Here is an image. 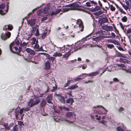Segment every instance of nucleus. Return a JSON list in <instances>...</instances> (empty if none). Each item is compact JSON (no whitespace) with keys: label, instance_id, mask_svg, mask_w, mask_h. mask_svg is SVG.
<instances>
[{"label":"nucleus","instance_id":"6","mask_svg":"<svg viewBox=\"0 0 131 131\" xmlns=\"http://www.w3.org/2000/svg\"><path fill=\"white\" fill-rule=\"evenodd\" d=\"M66 116L67 118L74 119L75 118V115L72 112H68L66 114Z\"/></svg>","mask_w":131,"mask_h":131},{"label":"nucleus","instance_id":"33","mask_svg":"<svg viewBox=\"0 0 131 131\" xmlns=\"http://www.w3.org/2000/svg\"><path fill=\"white\" fill-rule=\"evenodd\" d=\"M125 3L127 6H129L130 5V6H131V0H127Z\"/></svg>","mask_w":131,"mask_h":131},{"label":"nucleus","instance_id":"20","mask_svg":"<svg viewBox=\"0 0 131 131\" xmlns=\"http://www.w3.org/2000/svg\"><path fill=\"white\" fill-rule=\"evenodd\" d=\"M100 23L101 24H103L108 22V19L106 17L103 18L101 19L100 20Z\"/></svg>","mask_w":131,"mask_h":131},{"label":"nucleus","instance_id":"4","mask_svg":"<svg viewBox=\"0 0 131 131\" xmlns=\"http://www.w3.org/2000/svg\"><path fill=\"white\" fill-rule=\"evenodd\" d=\"M49 10V6L47 5V7L43 9L42 11L41 9H40L37 12V13L38 15H41L42 13L44 14H47Z\"/></svg>","mask_w":131,"mask_h":131},{"label":"nucleus","instance_id":"44","mask_svg":"<svg viewBox=\"0 0 131 131\" xmlns=\"http://www.w3.org/2000/svg\"><path fill=\"white\" fill-rule=\"evenodd\" d=\"M110 9L112 11H114L115 10V8L113 5H111L110 6Z\"/></svg>","mask_w":131,"mask_h":131},{"label":"nucleus","instance_id":"63","mask_svg":"<svg viewBox=\"0 0 131 131\" xmlns=\"http://www.w3.org/2000/svg\"><path fill=\"white\" fill-rule=\"evenodd\" d=\"M23 111L24 110H23V108H22L20 110V111L19 112V113L21 114H22L23 113Z\"/></svg>","mask_w":131,"mask_h":131},{"label":"nucleus","instance_id":"42","mask_svg":"<svg viewBox=\"0 0 131 131\" xmlns=\"http://www.w3.org/2000/svg\"><path fill=\"white\" fill-rule=\"evenodd\" d=\"M95 117L96 119L97 120L99 121L100 120L101 117V116H98L97 115H96L95 116Z\"/></svg>","mask_w":131,"mask_h":131},{"label":"nucleus","instance_id":"16","mask_svg":"<svg viewBox=\"0 0 131 131\" xmlns=\"http://www.w3.org/2000/svg\"><path fill=\"white\" fill-rule=\"evenodd\" d=\"M25 51L28 53L30 54L34 55L35 54V52L33 50L31 49L27 48L25 49Z\"/></svg>","mask_w":131,"mask_h":131},{"label":"nucleus","instance_id":"8","mask_svg":"<svg viewBox=\"0 0 131 131\" xmlns=\"http://www.w3.org/2000/svg\"><path fill=\"white\" fill-rule=\"evenodd\" d=\"M112 67L113 68H115V69L116 70L122 69L125 70L126 69V67L123 64H116L113 66Z\"/></svg>","mask_w":131,"mask_h":131},{"label":"nucleus","instance_id":"15","mask_svg":"<svg viewBox=\"0 0 131 131\" xmlns=\"http://www.w3.org/2000/svg\"><path fill=\"white\" fill-rule=\"evenodd\" d=\"M36 20L35 19L29 20L27 21L28 24L31 26H33L35 24Z\"/></svg>","mask_w":131,"mask_h":131},{"label":"nucleus","instance_id":"48","mask_svg":"<svg viewBox=\"0 0 131 131\" xmlns=\"http://www.w3.org/2000/svg\"><path fill=\"white\" fill-rule=\"evenodd\" d=\"M23 110L24 111H28L30 109V108L29 107L23 108Z\"/></svg>","mask_w":131,"mask_h":131},{"label":"nucleus","instance_id":"17","mask_svg":"<svg viewBox=\"0 0 131 131\" xmlns=\"http://www.w3.org/2000/svg\"><path fill=\"white\" fill-rule=\"evenodd\" d=\"M31 47H34V45L38 43V41L35 38H32L31 39Z\"/></svg>","mask_w":131,"mask_h":131},{"label":"nucleus","instance_id":"26","mask_svg":"<svg viewBox=\"0 0 131 131\" xmlns=\"http://www.w3.org/2000/svg\"><path fill=\"white\" fill-rule=\"evenodd\" d=\"M78 87V86L77 84H75L70 86V87L68 88V89L71 90H73L76 89Z\"/></svg>","mask_w":131,"mask_h":131},{"label":"nucleus","instance_id":"12","mask_svg":"<svg viewBox=\"0 0 131 131\" xmlns=\"http://www.w3.org/2000/svg\"><path fill=\"white\" fill-rule=\"evenodd\" d=\"M34 47L36 51H40L42 50V47L41 46L40 47L38 43L34 45V47Z\"/></svg>","mask_w":131,"mask_h":131},{"label":"nucleus","instance_id":"43","mask_svg":"<svg viewBox=\"0 0 131 131\" xmlns=\"http://www.w3.org/2000/svg\"><path fill=\"white\" fill-rule=\"evenodd\" d=\"M18 127L17 125L14 126L13 128V131H17Z\"/></svg>","mask_w":131,"mask_h":131},{"label":"nucleus","instance_id":"21","mask_svg":"<svg viewBox=\"0 0 131 131\" xmlns=\"http://www.w3.org/2000/svg\"><path fill=\"white\" fill-rule=\"evenodd\" d=\"M107 41L109 43H112L116 45H119V43L115 40L108 39Z\"/></svg>","mask_w":131,"mask_h":131},{"label":"nucleus","instance_id":"22","mask_svg":"<svg viewBox=\"0 0 131 131\" xmlns=\"http://www.w3.org/2000/svg\"><path fill=\"white\" fill-rule=\"evenodd\" d=\"M52 96L51 94H49L47 96V102L49 103H52Z\"/></svg>","mask_w":131,"mask_h":131},{"label":"nucleus","instance_id":"51","mask_svg":"<svg viewBox=\"0 0 131 131\" xmlns=\"http://www.w3.org/2000/svg\"><path fill=\"white\" fill-rule=\"evenodd\" d=\"M117 47L120 50L123 51L124 50V49L122 47L120 46H117Z\"/></svg>","mask_w":131,"mask_h":131},{"label":"nucleus","instance_id":"31","mask_svg":"<svg viewBox=\"0 0 131 131\" xmlns=\"http://www.w3.org/2000/svg\"><path fill=\"white\" fill-rule=\"evenodd\" d=\"M105 10L104 9H103L102 10H101L100 11L97 12L96 13L98 15H100L102 14L104 12Z\"/></svg>","mask_w":131,"mask_h":131},{"label":"nucleus","instance_id":"60","mask_svg":"<svg viewBox=\"0 0 131 131\" xmlns=\"http://www.w3.org/2000/svg\"><path fill=\"white\" fill-rule=\"evenodd\" d=\"M111 35L113 37H116V35L114 33L112 32L111 33Z\"/></svg>","mask_w":131,"mask_h":131},{"label":"nucleus","instance_id":"35","mask_svg":"<svg viewBox=\"0 0 131 131\" xmlns=\"http://www.w3.org/2000/svg\"><path fill=\"white\" fill-rule=\"evenodd\" d=\"M94 11H97L100 9L101 7L100 6H96V5L94 7Z\"/></svg>","mask_w":131,"mask_h":131},{"label":"nucleus","instance_id":"10","mask_svg":"<svg viewBox=\"0 0 131 131\" xmlns=\"http://www.w3.org/2000/svg\"><path fill=\"white\" fill-rule=\"evenodd\" d=\"M71 7H73V9L83 11V8L82 6H79L77 4H72Z\"/></svg>","mask_w":131,"mask_h":131},{"label":"nucleus","instance_id":"32","mask_svg":"<svg viewBox=\"0 0 131 131\" xmlns=\"http://www.w3.org/2000/svg\"><path fill=\"white\" fill-rule=\"evenodd\" d=\"M122 6L124 8V9L126 10H127L129 8L128 6H128L127 5H126L124 4H122Z\"/></svg>","mask_w":131,"mask_h":131},{"label":"nucleus","instance_id":"28","mask_svg":"<svg viewBox=\"0 0 131 131\" xmlns=\"http://www.w3.org/2000/svg\"><path fill=\"white\" fill-rule=\"evenodd\" d=\"M61 11V9H59L57 10V11H56L55 12H52L51 13V16H52L54 15H55L57 13H60Z\"/></svg>","mask_w":131,"mask_h":131},{"label":"nucleus","instance_id":"29","mask_svg":"<svg viewBox=\"0 0 131 131\" xmlns=\"http://www.w3.org/2000/svg\"><path fill=\"white\" fill-rule=\"evenodd\" d=\"M46 100L45 99L43 100L40 103L41 106L44 107L46 105Z\"/></svg>","mask_w":131,"mask_h":131},{"label":"nucleus","instance_id":"24","mask_svg":"<svg viewBox=\"0 0 131 131\" xmlns=\"http://www.w3.org/2000/svg\"><path fill=\"white\" fill-rule=\"evenodd\" d=\"M95 2L94 1H91L89 2H88L86 3V5L88 7L91 6V4H95Z\"/></svg>","mask_w":131,"mask_h":131},{"label":"nucleus","instance_id":"46","mask_svg":"<svg viewBox=\"0 0 131 131\" xmlns=\"http://www.w3.org/2000/svg\"><path fill=\"white\" fill-rule=\"evenodd\" d=\"M57 88V87L56 85H55L53 87V89L51 90V92H53Z\"/></svg>","mask_w":131,"mask_h":131},{"label":"nucleus","instance_id":"14","mask_svg":"<svg viewBox=\"0 0 131 131\" xmlns=\"http://www.w3.org/2000/svg\"><path fill=\"white\" fill-rule=\"evenodd\" d=\"M102 28L103 29L107 31H112L113 29V27L111 26H104L102 27Z\"/></svg>","mask_w":131,"mask_h":131},{"label":"nucleus","instance_id":"62","mask_svg":"<svg viewBox=\"0 0 131 131\" xmlns=\"http://www.w3.org/2000/svg\"><path fill=\"white\" fill-rule=\"evenodd\" d=\"M71 105H72V103L74 102V101L72 98H71Z\"/></svg>","mask_w":131,"mask_h":131},{"label":"nucleus","instance_id":"18","mask_svg":"<svg viewBox=\"0 0 131 131\" xmlns=\"http://www.w3.org/2000/svg\"><path fill=\"white\" fill-rule=\"evenodd\" d=\"M55 96L59 100H60L63 103L65 102V101L64 98L62 96L57 94L55 95Z\"/></svg>","mask_w":131,"mask_h":131},{"label":"nucleus","instance_id":"27","mask_svg":"<svg viewBox=\"0 0 131 131\" xmlns=\"http://www.w3.org/2000/svg\"><path fill=\"white\" fill-rule=\"evenodd\" d=\"M122 21L124 22H126L128 20V18L127 16H124L122 17L121 18Z\"/></svg>","mask_w":131,"mask_h":131},{"label":"nucleus","instance_id":"23","mask_svg":"<svg viewBox=\"0 0 131 131\" xmlns=\"http://www.w3.org/2000/svg\"><path fill=\"white\" fill-rule=\"evenodd\" d=\"M45 69L48 70L50 68V63L49 61L46 62L45 63Z\"/></svg>","mask_w":131,"mask_h":131},{"label":"nucleus","instance_id":"53","mask_svg":"<svg viewBox=\"0 0 131 131\" xmlns=\"http://www.w3.org/2000/svg\"><path fill=\"white\" fill-rule=\"evenodd\" d=\"M37 9V8H35L34 9H33L32 10V12H30L28 14V15H30L31 14H32L33 13V12H34L35 11H36V9Z\"/></svg>","mask_w":131,"mask_h":131},{"label":"nucleus","instance_id":"9","mask_svg":"<svg viewBox=\"0 0 131 131\" xmlns=\"http://www.w3.org/2000/svg\"><path fill=\"white\" fill-rule=\"evenodd\" d=\"M11 35L10 32H8L5 34H2L1 35V38L3 40H5L9 38Z\"/></svg>","mask_w":131,"mask_h":131},{"label":"nucleus","instance_id":"64","mask_svg":"<svg viewBox=\"0 0 131 131\" xmlns=\"http://www.w3.org/2000/svg\"><path fill=\"white\" fill-rule=\"evenodd\" d=\"M127 36L129 39H131V34H130L127 35Z\"/></svg>","mask_w":131,"mask_h":131},{"label":"nucleus","instance_id":"41","mask_svg":"<svg viewBox=\"0 0 131 131\" xmlns=\"http://www.w3.org/2000/svg\"><path fill=\"white\" fill-rule=\"evenodd\" d=\"M107 46L108 48L110 49L114 47V46L113 45L110 44H108L107 45Z\"/></svg>","mask_w":131,"mask_h":131},{"label":"nucleus","instance_id":"7","mask_svg":"<svg viewBox=\"0 0 131 131\" xmlns=\"http://www.w3.org/2000/svg\"><path fill=\"white\" fill-rule=\"evenodd\" d=\"M77 24L78 25V29L81 31H82L83 30L84 26L83 23L81 19H78L77 22Z\"/></svg>","mask_w":131,"mask_h":131},{"label":"nucleus","instance_id":"19","mask_svg":"<svg viewBox=\"0 0 131 131\" xmlns=\"http://www.w3.org/2000/svg\"><path fill=\"white\" fill-rule=\"evenodd\" d=\"M63 53L64 52L63 51L59 52L58 51H56L54 53L53 56L56 57H61L62 56V53Z\"/></svg>","mask_w":131,"mask_h":131},{"label":"nucleus","instance_id":"57","mask_svg":"<svg viewBox=\"0 0 131 131\" xmlns=\"http://www.w3.org/2000/svg\"><path fill=\"white\" fill-rule=\"evenodd\" d=\"M131 33V29H129L127 30V35Z\"/></svg>","mask_w":131,"mask_h":131},{"label":"nucleus","instance_id":"30","mask_svg":"<svg viewBox=\"0 0 131 131\" xmlns=\"http://www.w3.org/2000/svg\"><path fill=\"white\" fill-rule=\"evenodd\" d=\"M119 25L120 26L122 29L123 30V31L125 32L126 31V29L125 28L123 24L121 22L119 23Z\"/></svg>","mask_w":131,"mask_h":131},{"label":"nucleus","instance_id":"13","mask_svg":"<svg viewBox=\"0 0 131 131\" xmlns=\"http://www.w3.org/2000/svg\"><path fill=\"white\" fill-rule=\"evenodd\" d=\"M102 70V68H99V71H96V72H92L89 74H87L88 76H95L99 73Z\"/></svg>","mask_w":131,"mask_h":131},{"label":"nucleus","instance_id":"45","mask_svg":"<svg viewBox=\"0 0 131 131\" xmlns=\"http://www.w3.org/2000/svg\"><path fill=\"white\" fill-rule=\"evenodd\" d=\"M60 52H62L63 51L64 52H64L66 51L67 50V49H65L64 48H60Z\"/></svg>","mask_w":131,"mask_h":131},{"label":"nucleus","instance_id":"11","mask_svg":"<svg viewBox=\"0 0 131 131\" xmlns=\"http://www.w3.org/2000/svg\"><path fill=\"white\" fill-rule=\"evenodd\" d=\"M38 27V25H36L34 27L32 28L31 29V34H33L35 32L37 29L35 33V35L36 36H38L39 35L38 29H37Z\"/></svg>","mask_w":131,"mask_h":131},{"label":"nucleus","instance_id":"3","mask_svg":"<svg viewBox=\"0 0 131 131\" xmlns=\"http://www.w3.org/2000/svg\"><path fill=\"white\" fill-rule=\"evenodd\" d=\"M8 3L7 4V8L6 10H4L5 5L4 4H2L0 5V14L2 15H5L6 13L8 11Z\"/></svg>","mask_w":131,"mask_h":131},{"label":"nucleus","instance_id":"61","mask_svg":"<svg viewBox=\"0 0 131 131\" xmlns=\"http://www.w3.org/2000/svg\"><path fill=\"white\" fill-rule=\"evenodd\" d=\"M3 29L4 30H8L7 26L5 25Z\"/></svg>","mask_w":131,"mask_h":131},{"label":"nucleus","instance_id":"59","mask_svg":"<svg viewBox=\"0 0 131 131\" xmlns=\"http://www.w3.org/2000/svg\"><path fill=\"white\" fill-rule=\"evenodd\" d=\"M2 125H1L0 127V131H6L5 130L4 128H2Z\"/></svg>","mask_w":131,"mask_h":131},{"label":"nucleus","instance_id":"40","mask_svg":"<svg viewBox=\"0 0 131 131\" xmlns=\"http://www.w3.org/2000/svg\"><path fill=\"white\" fill-rule=\"evenodd\" d=\"M15 44V43L13 42L11 43L10 45V49L11 51H12V47Z\"/></svg>","mask_w":131,"mask_h":131},{"label":"nucleus","instance_id":"47","mask_svg":"<svg viewBox=\"0 0 131 131\" xmlns=\"http://www.w3.org/2000/svg\"><path fill=\"white\" fill-rule=\"evenodd\" d=\"M99 122L100 123L103 124L104 125H105V124L106 123V121H105L104 120H102L101 121H99Z\"/></svg>","mask_w":131,"mask_h":131},{"label":"nucleus","instance_id":"49","mask_svg":"<svg viewBox=\"0 0 131 131\" xmlns=\"http://www.w3.org/2000/svg\"><path fill=\"white\" fill-rule=\"evenodd\" d=\"M13 49H14V50H15V51H13V50H12V51H11V52H14V53L16 51L18 50V48H17L15 47H14Z\"/></svg>","mask_w":131,"mask_h":131},{"label":"nucleus","instance_id":"5","mask_svg":"<svg viewBox=\"0 0 131 131\" xmlns=\"http://www.w3.org/2000/svg\"><path fill=\"white\" fill-rule=\"evenodd\" d=\"M40 101L38 99L36 101H34L32 99H30L28 102V105L30 107L33 106L37 104H38L40 102Z\"/></svg>","mask_w":131,"mask_h":131},{"label":"nucleus","instance_id":"38","mask_svg":"<svg viewBox=\"0 0 131 131\" xmlns=\"http://www.w3.org/2000/svg\"><path fill=\"white\" fill-rule=\"evenodd\" d=\"M118 10L120 11L121 13L123 14H126V12H124L122 8L120 7L118 8Z\"/></svg>","mask_w":131,"mask_h":131},{"label":"nucleus","instance_id":"54","mask_svg":"<svg viewBox=\"0 0 131 131\" xmlns=\"http://www.w3.org/2000/svg\"><path fill=\"white\" fill-rule=\"evenodd\" d=\"M48 59L49 60H51L53 61L54 59V58L53 57H49L48 58Z\"/></svg>","mask_w":131,"mask_h":131},{"label":"nucleus","instance_id":"37","mask_svg":"<svg viewBox=\"0 0 131 131\" xmlns=\"http://www.w3.org/2000/svg\"><path fill=\"white\" fill-rule=\"evenodd\" d=\"M7 27L8 28V30H11L13 29V27L10 24H9L8 25Z\"/></svg>","mask_w":131,"mask_h":131},{"label":"nucleus","instance_id":"2","mask_svg":"<svg viewBox=\"0 0 131 131\" xmlns=\"http://www.w3.org/2000/svg\"><path fill=\"white\" fill-rule=\"evenodd\" d=\"M104 33L103 31L101 30L100 29V30L96 33V37L93 38V40H94L97 41L100 40L102 38L104 37Z\"/></svg>","mask_w":131,"mask_h":131},{"label":"nucleus","instance_id":"50","mask_svg":"<svg viewBox=\"0 0 131 131\" xmlns=\"http://www.w3.org/2000/svg\"><path fill=\"white\" fill-rule=\"evenodd\" d=\"M62 120L63 121H66L69 124L72 123L73 122H72L71 121H68L67 120H66V119H64V120L62 119Z\"/></svg>","mask_w":131,"mask_h":131},{"label":"nucleus","instance_id":"34","mask_svg":"<svg viewBox=\"0 0 131 131\" xmlns=\"http://www.w3.org/2000/svg\"><path fill=\"white\" fill-rule=\"evenodd\" d=\"M3 125L4 127L5 128V130H8L9 129V127L8 126L7 124V123L4 124Z\"/></svg>","mask_w":131,"mask_h":131},{"label":"nucleus","instance_id":"39","mask_svg":"<svg viewBox=\"0 0 131 131\" xmlns=\"http://www.w3.org/2000/svg\"><path fill=\"white\" fill-rule=\"evenodd\" d=\"M28 44V42H24L23 43H20V45L22 46H26Z\"/></svg>","mask_w":131,"mask_h":131},{"label":"nucleus","instance_id":"58","mask_svg":"<svg viewBox=\"0 0 131 131\" xmlns=\"http://www.w3.org/2000/svg\"><path fill=\"white\" fill-rule=\"evenodd\" d=\"M71 98H70L67 99L66 101L67 103H69L71 102Z\"/></svg>","mask_w":131,"mask_h":131},{"label":"nucleus","instance_id":"56","mask_svg":"<svg viewBox=\"0 0 131 131\" xmlns=\"http://www.w3.org/2000/svg\"><path fill=\"white\" fill-rule=\"evenodd\" d=\"M113 81L115 82H119V81L118 80V79L116 78H114L113 79Z\"/></svg>","mask_w":131,"mask_h":131},{"label":"nucleus","instance_id":"1","mask_svg":"<svg viewBox=\"0 0 131 131\" xmlns=\"http://www.w3.org/2000/svg\"><path fill=\"white\" fill-rule=\"evenodd\" d=\"M95 114L99 115H102L106 113L107 111L103 106L101 105H97L94 106L92 109Z\"/></svg>","mask_w":131,"mask_h":131},{"label":"nucleus","instance_id":"52","mask_svg":"<svg viewBox=\"0 0 131 131\" xmlns=\"http://www.w3.org/2000/svg\"><path fill=\"white\" fill-rule=\"evenodd\" d=\"M46 34H47L46 32L44 33L42 36V38H44L45 37V36H46Z\"/></svg>","mask_w":131,"mask_h":131},{"label":"nucleus","instance_id":"25","mask_svg":"<svg viewBox=\"0 0 131 131\" xmlns=\"http://www.w3.org/2000/svg\"><path fill=\"white\" fill-rule=\"evenodd\" d=\"M122 124V128L119 126L117 127V131H124V130L123 129V128L125 129L124 128V125L123 124Z\"/></svg>","mask_w":131,"mask_h":131},{"label":"nucleus","instance_id":"55","mask_svg":"<svg viewBox=\"0 0 131 131\" xmlns=\"http://www.w3.org/2000/svg\"><path fill=\"white\" fill-rule=\"evenodd\" d=\"M70 81H68L64 85V87L65 88L70 83H69Z\"/></svg>","mask_w":131,"mask_h":131},{"label":"nucleus","instance_id":"36","mask_svg":"<svg viewBox=\"0 0 131 131\" xmlns=\"http://www.w3.org/2000/svg\"><path fill=\"white\" fill-rule=\"evenodd\" d=\"M82 79H83V78H80L78 77L76 78H74L73 79V80H74V81L75 82H77Z\"/></svg>","mask_w":131,"mask_h":131}]
</instances>
